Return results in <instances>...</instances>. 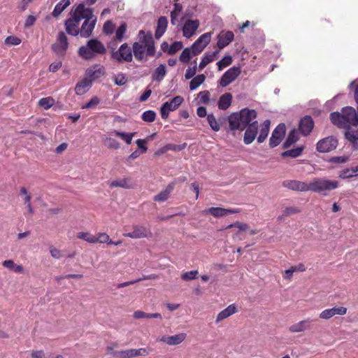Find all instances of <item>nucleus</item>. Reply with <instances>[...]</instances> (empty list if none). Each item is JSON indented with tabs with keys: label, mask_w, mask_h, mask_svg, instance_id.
I'll list each match as a JSON object with an SVG mask.
<instances>
[{
	"label": "nucleus",
	"mask_w": 358,
	"mask_h": 358,
	"mask_svg": "<svg viewBox=\"0 0 358 358\" xmlns=\"http://www.w3.org/2000/svg\"><path fill=\"white\" fill-rule=\"evenodd\" d=\"M356 175L352 173V169H345L340 171L338 177L341 179H347Z\"/></svg>",
	"instance_id": "obj_57"
},
{
	"label": "nucleus",
	"mask_w": 358,
	"mask_h": 358,
	"mask_svg": "<svg viewBox=\"0 0 358 358\" xmlns=\"http://www.w3.org/2000/svg\"><path fill=\"white\" fill-rule=\"evenodd\" d=\"M347 313V308L343 306L334 307L325 309L320 314V317L324 320H329L336 315H343Z\"/></svg>",
	"instance_id": "obj_21"
},
{
	"label": "nucleus",
	"mask_w": 358,
	"mask_h": 358,
	"mask_svg": "<svg viewBox=\"0 0 358 358\" xmlns=\"http://www.w3.org/2000/svg\"><path fill=\"white\" fill-rule=\"evenodd\" d=\"M337 145V139L331 136L320 140L317 143L316 149L319 152L325 153L335 150Z\"/></svg>",
	"instance_id": "obj_9"
},
{
	"label": "nucleus",
	"mask_w": 358,
	"mask_h": 358,
	"mask_svg": "<svg viewBox=\"0 0 358 358\" xmlns=\"http://www.w3.org/2000/svg\"><path fill=\"white\" fill-rule=\"evenodd\" d=\"M21 43V39L15 36H9L5 39V44L8 45H17Z\"/></svg>",
	"instance_id": "obj_55"
},
{
	"label": "nucleus",
	"mask_w": 358,
	"mask_h": 358,
	"mask_svg": "<svg viewBox=\"0 0 358 358\" xmlns=\"http://www.w3.org/2000/svg\"><path fill=\"white\" fill-rule=\"evenodd\" d=\"M141 118L144 122H152L155 120L156 113L152 110H146L143 113Z\"/></svg>",
	"instance_id": "obj_46"
},
{
	"label": "nucleus",
	"mask_w": 358,
	"mask_h": 358,
	"mask_svg": "<svg viewBox=\"0 0 358 358\" xmlns=\"http://www.w3.org/2000/svg\"><path fill=\"white\" fill-rule=\"evenodd\" d=\"M127 81L125 76L122 73L117 74L114 78L115 84L118 86L124 85L127 83Z\"/></svg>",
	"instance_id": "obj_54"
},
{
	"label": "nucleus",
	"mask_w": 358,
	"mask_h": 358,
	"mask_svg": "<svg viewBox=\"0 0 358 358\" xmlns=\"http://www.w3.org/2000/svg\"><path fill=\"white\" fill-rule=\"evenodd\" d=\"M115 136L120 137L128 145L131 143L132 138L135 136L136 132L124 133L118 131H115Z\"/></svg>",
	"instance_id": "obj_44"
},
{
	"label": "nucleus",
	"mask_w": 358,
	"mask_h": 358,
	"mask_svg": "<svg viewBox=\"0 0 358 358\" xmlns=\"http://www.w3.org/2000/svg\"><path fill=\"white\" fill-rule=\"evenodd\" d=\"M298 141L297 133L294 129L291 130L282 145L283 148H287Z\"/></svg>",
	"instance_id": "obj_38"
},
{
	"label": "nucleus",
	"mask_w": 358,
	"mask_h": 358,
	"mask_svg": "<svg viewBox=\"0 0 358 358\" xmlns=\"http://www.w3.org/2000/svg\"><path fill=\"white\" fill-rule=\"evenodd\" d=\"M182 43L180 41L173 42L169 48L168 54L170 55H174L178 50L182 49Z\"/></svg>",
	"instance_id": "obj_52"
},
{
	"label": "nucleus",
	"mask_w": 358,
	"mask_h": 358,
	"mask_svg": "<svg viewBox=\"0 0 358 358\" xmlns=\"http://www.w3.org/2000/svg\"><path fill=\"white\" fill-rule=\"evenodd\" d=\"M100 102L99 99L97 96L92 97L86 104H85L83 108H90L93 106L98 105Z\"/></svg>",
	"instance_id": "obj_62"
},
{
	"label": "nucleus",
	"mask_w": 358,
	"mask_h": 358,
	"mask_svg": "<svg viewBox=\"0 0 358 358\" xmlns=\"http://www.w3.org/2000/svg\"><path fill=\"white\" fill-rule=\"evenodd\" d=\"M84 11V3H80L76 6L70 12L71 17L64 22L66 31L68 34L77 36L80 34L79 24L83 20V12Z\"/></svg>",
	"instance_id": "obj_3"
},
{
	"label": "nucleus",
	"mask_w": 358,
	"mask_h": 358,
	"mask_svg": "<svg viewBox=\"0 0 358 358\" xmlns=\"http://www.w3.org/2000/svg\"><path fill=\"white\" fill-rule=\"evenodd\" d=\"M282 186L292 190L307 192L310 191V183L295 180H287L282 182Z\"/></svg>",
	"instance_id": "obj_14"
},
{
	"label": "nucleus",
	"mask_w": 358,
	"mask_h": 358,
	"mask_svg": "<svg viewBox=\"0 0 358 358\" xmlns=\"http://www.w3.org/2000/svg\"><path fill=\"white\" fill-rule=\"evenodd\" d=\"M197 274H198V271H196V270L195 271H189V272L184 273L182 275L181 278L184 280H191L195 279Z\"/></svg>",
	"instance_id": "obj_61"
},
{
	"label": "nucleus",
	"mask_w": 358,
	"mask_h": 358,
	"mask_svg": "<svg viewBox=\"0 0 358 358\" xmlns=\"http://www.w3.org/2000/svg\"><path fill=\"white\" fill-rule=\"evenodd\" d=\"M196 62L194 61V66L192 68H189L186 70V73L185 74V78L187 80L191 79L194 78L196 73Z\"/></svg>",
	"instance_id": "obj_60"
},
{
	"label": "nucleus",
	"mask_w": 358,
	"mask_h": 358,
	"mask_svg": "<svg viewBox=\"0 0 358 358\" xmlns=\"http://www.w3.org/2000/svg\"><path fill=\"white\" fill-rule=\"evenodd\" d=\"M96 239L97 240V242L101 243H106L111 245L113 243V241L110 239L109 236L105 233L99 234L98 237L96 236Z\"/></svg>",
	"instance_id": "obj_56"
},
{
	"label": "nucleus",
	"mask_w": 358,
	"mask_h": 358,
	"mask_svg": "<svg viewBox=\"0 0 358 358\" xmlns=\"http://www.w3.org/2000/svg\"><path fill=\"white\" fill-rule=\"evenodd\" d=\"M155 277L152 275H147V276H143V278H138L136 280H131V281H128V282H122V283H120L117 285V288H121V287H127L128 285H133V284H135L136 282H138L143 280H148V279H153L155 278Z\"/></svg>",
	"instance_id": "obj_49"
},
{
	"label": "nucleus",
	"mask_w": 358,
	"mask_h": 358,
	"mask_svg": "<svg viewBox=\"0 0 358 358\" xmlns=\"http://www.w3.org/2000/svg\"><path fill=\"white\" fill-rule=\"evenodd\" d=\"M233 62V58L231 55H225L222 59L217 62V69L219 71L223 70L224 68L231 65Z\"/></svg>",
	"instance_id": "obj_41"
},
{
	"label": "nucleus",
	"mask_w": 358,
	"mask_h": 358,
	"mask_svg": "<svg viewBox=\"0 0 358 358\" xmlns=\"http://www.w3.org/2000/svg\"><path fill=\"white\" fill-rule=\"evenodd\" d=\"M286 127L284 123L279 124L273 131L269 139V146L273 148L278 146L285 136Z\"/></svg>",
	"instance_id": "obj_11"
},
{
	"label": "nucleus",
	"mask_w": 358,
	"mask_h": 358,
	"mask_svg": "<svg viewBox=\"0 0 358 358\" xmlns=\"http://www.w3.org/2000/svg\"><path fill=\"white\" fill-rule=\"evenodd\" d=\"M257 115L255 110L248 108H243L239 112L232 113L228 117L229 129L231 131H243L257 117Z\"/></svg>",
	"instance_id": "obj_1"
},
{
	"label": "nucleus",
	"mask_w": 358,
	"mask_h": 358,
	"mask_svg": "<svg viewBox=\"0 0 358 358\" xmlns=\"http://www.w3.org/2000/svg\"><path fill=\"white\" fill-rule=\"evenodd\" d=\"M199 21L198 20H189L185 22L183 27V36L187 38L192 37L199 27Z\"/></svg>",
	"instance_id": "obj_18"
},
{
	"label": "nucleus",
	"mask_w": 358,
	"mask_h": 358,
	"mask_svg": "<svg viewBox=\"0 0 358 358\" xmlns=\"http://www.w3.org/2000/svg\"><path fill=\"white\" fill-rule=\"evenodd\" d=\"M110 53V59L119 64L131 62L133 60L131 48L127 43L122 44L117 50L113 48Z\"/></svg>",
	"instance_id": "obj_6"
},
{
	"label": "nucleus",
	"mask_w": 358,
	"mask_h": 358,
	"mask_svg": "<svg viewBox=\"0 0 358 358\" xmlns=\"http://www.w3.org/2000/svg\"><path fill=\"white\" fill-rule=\"evenodd\" d=\"M55 99L52 97H45L38 101V106L45 110H48L55 104Z\"/></svg>",
	"instance_id": "obj_42"
},
{
	"label": "nucleus",
	"mask_w": 358,
	"mask_h": 358,
	"mask_svg": "<svg viewBox=\"0 0 358 358\" xmlns=\"http://www.w3.org/2000/svg\"><path fill=\"white\" fill-rule=\"evenodd\" d=\"M258 122L255 120L247 126L243 138L245 144L249 145L255 139L258 131Z\"/></svg>",
	"instance_id": "obj_13"
},
{
	"label": "nucleus",
	"mask_w": 358,
	"mask_h": 358,
	"mask_svg": "<svg viewBox=\"0 0 358 358\" xmlns=\"http://www.w3.org/2000/svg\"><path fill=\"white\" fill-rule=\"evenodd\" d=\"M349 160L348 156H334L329 158L328 160L329 162L336 163V164H343L347 162Z\"/></svg>",
	"instance_id": "obj_53"
},
{
	"label": "nucleus",
	"mask_w": 358,
	"mask_h": 358,
	"mask_svg": "<svg viewBox=\"0 0 358 358\" xmlns=\"http://www.w3.org/2000/svg\"><path fill=\"white\" fill-rule=\"evenodd\" d=\"M217 52L218 51L216 50L210 54L206 53L199 63V68L200 69H203L206 67L207 64L213 62Z\"/></svg>",
	"instance_id": "obj_37"
},
{
	"label": "nucleus",
	"mask_w": 358,
	"mask_h": 358,
	"mask_svg": "<svg viewBox=\"0 0 358 358\" xmlns=\"http://www.w3.org/2000/svg\"><path fill=\"white\" fill-rule=\"evenodd\" d=\"M166 74V66L164 64H160L156 68L152 73V79L156 81H162Z\"/></svg>",
	"instance_id": "obj_36"
},
{
	"label": "nucleus",
	"mask_w": 358,
	"mask_h": 358,
	"mask_svg": "<svg viewBox=\"0 0 358 358\" xmlns=\"http://www.w3.org/2000/svg\"><path fill=\"white\" fill-rule=\"evenodd\" d=\"M127 24L123 22L116 30L115 38L117 41L121 42L124 39V34L127 31Z\"/></svg>",
	"instance_id": "obj_45"
},
{
	"label": "nucleus",
	"mask_w": 358,
	"mask_h": 358,
	"mask_svg": "<svg viewBox=\"0 0 358 358\" xmlns=\"http://www.w3.org/2000/svg\"><path fill=\"white\" fill-rule=\"evenodd\" d=\"M115 24L110 21L107 20L103 27V32L106 35H110L114 32Z\"/></svg>",
	"instance_id": "obj_51"
},
{
	"label": "nucleus",
	"mask_w": 358,
	"mask_h": 358,
	"mask_svg": "<svg viewBox=\"0 0 358 358\" xmlns=\"http://www.w3.org/2000/svg\"><path fill=\"white\" fill-rule=\"evenodd\" d=\"M331 122L340 129L348 128V124H347L343 112H333L330 114Z\"/></svg>",
	"instance_id": "obj_22"
},
{
	"label": "nucleus",
	"mask_w": 358,
	"mask_h": 358,
	"mask_svg": "<svg viewBox=\"0 0 358 358\" xmlns=\"http://www.w3.org/2000/svg\"><path fill=\"white\" fill-rule=\"evenodd\" d=\"M236 227L238 229V231L233 236V238L236 239L242 231H246L249 229V225L243 222H236Z\"/></svg>",
	"instance_id": "obj_58"
},
{
	"label": "nucleus",
	"mask_w": 358,
	"mask_h": 358,
	"mask_svg": "<svg viewBox=\"0 0 358 358\" xmlns=\"http://www.w3.org/2000/svg\"><path fill=\"white\" fill-rule=\"evenodd\" d=\"M345 138L352 145L354 150H358V132L352 130L350 127L345 129Z\"/></svg>",
	"instance_id": "obj_28"
},
{
	"label": "nucleus",
	"mask_w": 358,
	"mask_h": 358,
	"mask_svg": "<svg viewBox=\"0 0 358 358\" xmlns=\"http://www.w3.org/2000/svg\"><path fill=\"white\" fill-rule=\"evenodd\" d=\"M105 73V69L103 66L96 64L92 68L87 69L86 71V75L89 78V80H94L103 76Z\"/></svg>",
	"instance_id": "obj_24"
},
{
	"label": "nucleus",
	"mask_w": 358,
	"mask_h": 358,
	"mask_svg": "<svg viewBox=\"0 0 358 358\" xmlns=\"http://www.w3.org/2000/svg\"><path fill=\"white\" fill-rule=\"evenodd\" d=\"M207 120L208 124L213 131H218L220 130V124L217 123L216 118L213 114H208L207 115Z\"/></svg>",
	"instance_id": "obj_48"
},
{
	"label": "nucleus",
	"mask_w": 358,
	"mask_h": 358,
	"mask_svg": "<svg viewBox=\"0 0 358 358\" xmlns=\"http://www.w3.org/2000/svg\"><path fill=\"white\" fill-rule=\"evenodd\" d=\"M69 48L68 38L65 33L59 31L57 36V40L52 45V50L59 57H64Z\"/></svg>",
	"instance_id": "obj_7"
},
{
	"label": "nucleus",
	"mask_w": 358,
	"mask_h": 358,
	"mask_svg": "<svg viewBox=\"0 0 358 358\" xmlns=\"http://www.w3.org/2000/svg\"><path fill=\"white\" fill-rule=\"evenodd\" d=\"M241 73V69L240 66H234L231 68L229 69L224 73L222 76L219 80V85L225 87L229 85L230 83L234 82Z\"/></svg>",
	"instance_id": "obj_8"
},
{
	"label": "nucleus",
	"mask_w": 358,
	"mask_h": 358,
	"mask_svg": "<svg viewBox=\"0 0 358 358\" xmlns=\"http://www.w3.org/2000/svg\"><path fill=\"white\" fill-rule=\"evenodd\" d=\"M132 54L138 62H142L144 59L145 46L139 42H134L132 45Z\"/></svg>",
	"instance_id": "obj_30"
},
{
	"label": "nucleus",
	"mask_w": 358,
	"mask_h": 358,
	"mask_svg": "<svg viewBox=\"0 0 358 358\" xmlns=\"http://www.w3.org/2000/svg\"><path fill=\"white\" fill-rule=\"evenodd\" d=\"M338 186L339 182L337 180L325 178H316L310 182V191L327 196L329 192L337 189Z\"/></svg>",
	"instance_id": "obj_4"
},
{
	"label": "nucleus",
	"mask_w": 358,
	"mask_h": 358,
	"mask_svg": "<svg viewBox=\"0 0 358 358\" xmlns=\"http://www.w3.org/2000/svg\"><path fill=\"white\" fill-rule=\"evenodd\" d=\"M106 51L103 43L97 38H92L87 41L85 45L78 48V54L85 60H92L98 55H105Z\"/></svg>",
	"instance_id": "obj_2"
},
{
	"label": "nucleus",
	"mask_w": 358,
	"mask_h": 358,
	"mask_svg": "<svg viewBox=\"0 0 358 358\" xmlns=\"http://www.w3.org/2000/svg\"><path fill=\"white\" fill-rule=\"evenodd\" d=\"M211 39V33L206 32L201 36L192 45L191 49L194 55L200 54L209 44Z\"/></svg>",
	"instance_id": "obj_10"
},
{
	"label": "nucleus",
	"mask_w": 358,
	"mask_h": 358,
	"mask_svg": "<svg viewBox=\"0 0 358 358\" xmlns=\"http://www.w3.org/2000/svg\"><path fill=\"white\" fill-rule=\"evenodd\" d=\"M168 25V20L164 16H161L157 21V26L155 30V38L159 39L165 33Z\"/></svg>",
	"instance_id": "obj_29"
},
{
	"label": "nucleus",
	"mask_w": 358,
	"mask_h": 358,
	"mask_svg": "<svg viewBox=\"0 0 358 358\" xmlns=\"http://www.w3.org/2000/svg\"><path fill=\"white\" fill-rule=\"evenodd\" d=\"M302 147H298L296 148L286 150L281 153L282 157H292L295 158L300 156L303 152Z\"/></svg>",
	"instance_id": "obj_40"
},
{
	"label": "nucleus",
	"mask_w": 358,
	"mask_h": 358,
	"mask_svg": "<svg viewBox=\"0 0 358 358\" xmlns=\"http://www.w3.org/2000/svg\"><path fill=\"white\" fill-rule=\"evenodd\" d=\"M210 96V94L208 90L201 91L198 94L199 102L203 104H207L209 103Z\"/></svg>",
	"instance_id": "obj_50"
},
{
	"label": "nucleus",
	"mask_w": 358,
	"mask_h": 358,
	"mask_svg": "<svg viewBox=\"0 0 358 358\" xmlns=\"http://www.w3.org/2000/svg\"><path fill=\"white\" fill-rule=\"evenodd\" d=\"M192 50L191 48H185L180 55V61L182 63H188L191 59Z\"/></svg>",
	"instance_id": "obj_47"
},
{
	"label": "nucleus",
	"mask_w": 358,
	"mask_h": 358,
	"mask_svg": "<svg viewBox=\"0 0 358 358\" xmlns=\"http://www.w3.org/2000/svg\"><path fill=\"white\" fill-rule=\"evenodd\" d=\"M206 76L204 74H199L192 78L189 83L190 90H195L197 87L204 83Z\"/></svg>",
	"instance_id": "obj_39"
},
{
	"label": "nucleus",
	"mask_w": 358,
	"mask_h": 358,
	"mask_svg": "<svg viewBox=\"0 0 358 358\" xmlns=\"http://www.w3.org/2000/svg\"><path fill=\"white\" fill-rule=\"evenodd\" d=\"M82 13L85 21L80 29V35L82 38H86L92 36L96 22V18L93 15V9L86 8L85 5L84 11Z\"/></svg>",
	"instance_id": "obj_5"
},
{
	"label": "nucleus",
	"mask_w": 358,
	"mask_h": 358,
	"mask_svg": "<svg viewBox=\"0 0 358 358\" xmlns=\"http://www.w3.org/2000/svg\"><path fill=\"white\" fill-rule=\"evenodd\" d=\"M345 120L348 124V127L352 126H358V115L355 109L351 106H346L342 108Z\"/></svg>",
	"instance_id": "obj_16"
},
{
	"label": "nucleus",
	"mask_w": 358,
	"mask_h": 358,
	"mask_svg": "<svg viewBox=\"0 0 358 358\" xmlns=\"http://www.w3.org/2000/svg\"><path fill=\"white\" fill-rule=\"evenodd\" d=\"M175 187V182H172L169 183L165 189L160 192L158 194L153 197V200L157 202L166 201L170 196L171 193L173 192Z\"/></svg>",
	"instance_id": "obj_25"
},
{
	"label": "nucleus",
	"mask_w": 358,
	"mask_h": 358,
	"mask_svg": "<svg viewBox=\"0 0 358 358\" xmlns=\"http://www.w3.org/2000/svg\"><path fill=\"white\" fill-rule=\"evenodd\" d=\"M310 319L300 321L297 323H295V324L291 325L289 327V330L292 333H299V332L306 331L307 329H310Z\"/></svg>",
	"instance_id": "obj_27"
},
{
	"label": "nucleus",
	"mask_w": 358,
	"mask_h": 358,
	"mask_svg": "<svg viewBox=\"0 0 358 358\" xmlns=\"http://www.w3.org/2000/svg\"><path fill=\"white\" fill-rule=\"evenodd\" d=\"M237 309L234 304H231L218 313L215 322L218 323L236 313Z\"/></svg>",
	"instance_id": "obj_31"
},
{
	"label": "nucleus",
	"mask_w": 358,
	"mask_h": 358,
	"mask_svg": "<svg viewBox=\"0 0 358 358\" xmlns=\"http://www.w3.org/2000/svg\"><path fill=\"white\" fill-rule=\"evenodd\" d=\"M110 187H122L124 189H131L134 187V184L129 178H120L113 180L109 184Z\"/></svg>",
	"instance_id": "obj_26"
},
{
	"label": "nucleus",
	"mask_w": 358,
	"mask_h": 358,
	"mask_svg": "<svg viewBox=\"0 0 358 358\" xmlns=\"http://www.w3.org/2000/svg\"><path fill=\"white\" fill-rule=\"evenodd\" d=\"M186 338V334L180 333L170 336H162L160 341L169 345H176L181 343Z\"/></svg>",
	"instance_id": "obj_23"
},
{
	"label": "nucleus",
	"mask_w": 358,
	"mask_h": 358,
	"mask_svg": "<svg viewBox=\"0 0 358 358\" xmlns=\"http://www.w3.org/2000/svg\"><path fill=\"white\" fill-rule=\"evenodd\" d=\"M241 210L238 208L227 209L220 207H211L206 210L204 212H208L215 217H220L227 216L229 214L238 213Z\"/></svg>",
	"instance_id": "obj_17"
},
{
	"label": "nucleus",
	"mask_w": 358,
	"mask_h": 358,
	"mask_svg": "<svg viewBox=\"0 0 358 358\" xmlns=\"http://www.w3.org/2000/svg\"><path fill=\"white\" fill-rule=\"evenodd\" d=\"M184 101V99L181 96L173 97L170 101H166L162 104V106L169 111L175 110Z\"/></svg>",
	"instance_id": "obj_33"
},
{
	"label": "nucleus",
	"mask_w": 358,
	"mask_h": 358,
	"mask_svg": "<svg viewBox=\"0 0 358 358\" xmlns=\"http://www.w3.org/2000/svg\"><path fill=\"white\" fill-rule=\"evenodd\" d=\"M71 4L70 0H61L56 4L52 13L54 17H57Z\"/></svg>",
	"instance_id": "obj_35"
},
{
	"label": "nucleus",
	"mask_w": 358,
	"mask_h": 358,
	"mask_svg": "<svg viewBox=\"0 0 358 358\" xmlns=\"http://www.w3.org/2000/svg\"><path fill=\"white\" fill-rule=\"evenodd\" d=\"M132 231L124 233V237H128L134 239L147 238L151 234L150 230L148 227L143 225L134 224L132 226Z\"/></svg>",
	"instance_id": "obj_12"
},
{
	"label": "nucleus",
	"mask_w": 358,
	"mask_h": 358,
	"mask_svg": "<svg viewBox=\"0 0 358 358\" xmlns=\"http://www.w3.org/2000/svg\"><path fill=\"white\" fill-rule=\"evenodd\" d=\"M77 238L80 239L85 240L87 243H97V240L96 239V236L91 234L89 232H78L77 234Z\"/></svg>",
	"instance_id": "obj_43"
},
{
	"label": "nucleus",
	"mask_w": 358,
	"mask_h": 358,
	"mask_svg": "<svg viewBox=\"0 0 358 358\" xmlns=\"http://www.w3.org/2000/svg\"><path fill=\"white\" fill-rule=\"evenodd\" d=\"M232 95L231 93H225L222 94L218 100V108L220 110H225L229 108L231 104Z\"/></svg>",
	"instance_id": "obj_34"
},
{
	"label": "nucleus",
	"mask_w": 358,
	"mask_h": 358,
	"mask_svg": "<svg viewBox=\"0 0 358 358\" xmlns=\"http://www.w3.org/2000/svg\"><path fill=\"white\" fill-rule=\"evenodd\" d=\"M92 86V80H89L88 78H83L82 80L78 82L75 87L76 94L78 95L84 94L89 88Z\"/></svg>",
	"instance_id": "obj_32"
},
{
	"label": "nucleus",
	"mask_w": 358,
	"mask_h": 358,
	"mask_svg": "<svg viewBox=\"0 0 358 358\" xmlns=\"http://www.w3.org/2000/svg\"><path fill=\"white\" fill-rule=\"evenodd\" d=\"M268 132H269L268 130L262 128L260 130V134H259V136L257 137V142L259 143H263L267 138Z\"/></svg>",
	"instance_id": "obj_64"
},
{
	"label": "nucleus",
	"mask_w": 358,
	"mask_h": 358,
	"mask_svg": "<svg viewBox=\"0 0 358 358\" xmlns=\"http://www.w3.org/2000/svg\"><path fill=\"white\" fill-rule=\"evenodd\" d=\"M150 40L154 41L153 37L151 33H148V34H144L143 36L141 37L140 42L144 46L150 44Z\"/></svg>",
	"instance_id": "obj_63"
},
{
	"label": "nucleus",
	"mask_w": 358,
	"mask_h": 358,
	"mask_svg": "<svg viewBox=\"0 0 358 358\" xmlns=\"http://www.w3.org/2000/svg\"><path fill=\"white\" fill-rule=\"evenodd\" d=\"M146 48V55L148 57H152L155 54V41L150 40V44L145 46Z\"/></svg>",
	"instance_id": "obj_59"
},
{
	"label": "nucleus",
	"mask_w": 358,
	"mask_h": 358,
	"mask_svg": "<svg viewBox=\"0 0 358 358\" xmlns=\"http://www.w3.org/2000/svg\"><path fill=\"white\" fill-rule=\"evenodd\" d=\"M148 355V352L145 348L129 349L114 352V356L121 358H134L139 356H146Z\"/></svg>",
	"instance_id": "obj_15"
},
{
	"label": "nucleus",
	"mask_w": 358,
	"mask_h": 358,
	"mask_svg": "<svg viewBox=\"0 0 358 358\" xmlns=\"http://www.w3.org/2000/svg\"><path fill=\"white\" fill-rule=\"evenodd\" d=\"M234 38V34L231 31L226 32L222 31L217 36V45L220 50L227 46Z\"/></svg>",
	"instance_id": "obj_20"
},
{
	"label": "nucleus",
	"mask_w": 358,
	"mask_h": 358,
	"mask_svg": "<svg viewBox=\"0 0 358 358\" xmlns=\"http://www.w3.org/2000/svg\"><path fill=\"white\" fill-rule=\"evenodd\" d=\"M314 127L313 118L306 115L302 118L299 122V131L303 136H306L310 134Z\"/></svg>",
	"instance_id": "obj_19"
}]
</instances>
